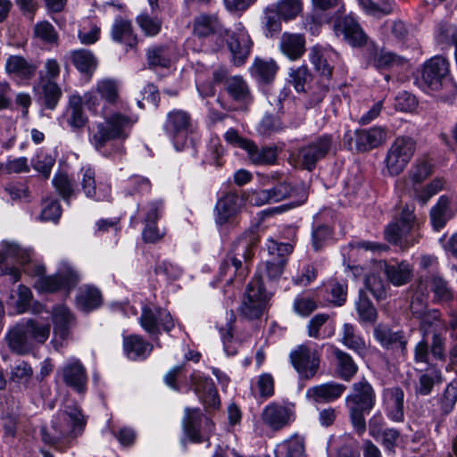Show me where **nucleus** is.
<instances>
[{"label": "nucleus", "instance_id": "63", "mask_svg": "<svg viewBox=\"0 0 457 457\" xmlns=\"http://www.w3.org/2000/svg\"><path fill=\"white\" fill-rule=\"evenodd\" d=\"M432 172L430 163L426 160H418L415 165L409 172V176L413 183H421Z\"/></svg>", "mask_w": 457, "mask_h": 457}, {"label": "nucleus", "instance_id": "49", "mask_svg": "<svg viewBox=\"0 0 457 457\" xmlns=\"http://www.w3.org/2000/svg\"><path fill=\"white\" fill-rule=\"evenodd\" d=\"M24 323L33 344H43L48 339L51 331L49 323L32 319L26 320Z\"/></svg>", "mask_w": 457, "mask_h": 457}, {"label": "nucleus", "instance_id": "40", "mask_svg": "<svg viewBox=\"0 0 457 457\" xmlns=\"http://www.w3.org/2000/svg\"><path fill=\"white\" fill-rule=\"evenodd\" d=\"M278 457H306L303 437L295 435L278 445Z\"/></svg>", "mask_w": 457, "mask_h": 457}, {"label": "nucleus", "instance_id": "13", "mask_svg": "<svg viewBox=\"0 0 457 457\" xmlns=\"http://www.w3.org/2000/svg\"><path fill=\"white\" fill-rule=\"evenodd\" d=\"M333 145L331 135H322L315 138L299 150V163L303 169L313 170L316 163L331 151Z\"/></svg>", "mask_w": 457, "mask_h": 457}, {"label": "nucleus", "instance_id": "1", "mask_svg": "<svg viewBox=\"0 0 457 457\" xmlns=\"http://www.w3.org/2000/svg\"><path fill=\"white\" fill-rule=\"evenodd\" d=\"M86 420L77 405H67L54 415L49 426L41 428L42 440L65 451L84 429Z\"/></svg>", "mask_w": 457, "mask_h": 457}, {"label": "nucleus", "instance_id": "26", "mask_svg": "<svg viewBox=\"0 0 457 457\" xmlns=\"http://www.w3.org/2000/svg\"><path fill=\"white\" fill-rule=\"evenodd\" d=\"M374 337L380 345L392 350H399L402 354L406 351L407 339L403 331H393L391 328L378 325L374 328Z\"/></svg>", "mask_w": 457, "mask_h": 457}, {"label": "nucleus", "instance_id": "52", "mask_svg": "<svg viewBox=\"0 0 457 457\" xmlns=\"http://www.w3.org/2000/svg\"><path fill=\"white\" fill-rule=\"evenodd\" d=\"M356 309L361 321L370 323L376 321L378 315L377 311L370 300L362 292L360 293L359 299L356 303Z\"/></svg>", "mask_w": 457, "mask_h": 457}, {"label": "nucleus", "instance_id": "41", "mask_svg": "<svg viewBox=\"0 0 457 457\" xmlns=\"http://www.w3.org/2000/svg\"><path fill=\"white\" fill-rule=\"evenodd\" d=\"M228 94L237 102L251 100V92L246 81L240 76L231 77L226 81Z\"/></svg>", "mask_w": 457, "mask_h": 457}, {"label": "nucleus", "instance_id": "60", "mask_svg": "<svg viewBox=\"0 0 457 457\" xmlns=\"http://www.w3.org/2000/svg\"><path fill=\"white\" fill-rule=\"evenodd\" d=\"M137 22L148 37L157 35L162 28V21L158 18L150 17L148 14L142 13L137 16Z\"/></svg>", "mask_w": 457, "mask_h": 457}, {"label": "nucleus", "instance_id": "36", "mask_svg": "<svg viewBox=\"0 0 457 457\" xmlns=\"http://www.w3.org/2000/svg\"><path fill=\"white\" fill-rule=\"evenodd\" d=\"M76 301L79 309L90 312L101 305L102 295L97 288L87 286L79 289Z\"/></svg>", "mask_w": 457, "mask_h": 457}, {"label": "nucleus", "instance_id": "45", "mask_svg": "<svg viewBox=\"0 0 457 457\" xmlns=\"http://www.w3.org/2000/svg\"><path fill=\"white\" fill-rule=\"evenodd\" d=\"M278 71V65L273 60L255 59L251 67L252 75L262 82L271 81Z\"/></svg>", "mask_w": 457, "mask_h": 457}, {"label": "nucleus", "instance_id": "10", "mask_svg": "<svg viewBox=\"0 0 457 457\" xmlns=\"http://www.w3.org/2000/svg\"><path fill=\"white\" fill-rule=\"evenodd\" d=\"M386 138V129L383 127L374 126L369 129H356L353 133L350 131L345 133L344 142L351 151L366 153L382 145Z\"/></svg>", "mask_w": 457, "mask_h": 457}, {"label": "nucleus", "instance_id": "30", "mask_svg": "<svg viewBox=\"0 0 457 457\" xmlns=\"http://www.w3.org/2000/svg\"><path fill=\"white\" fill-rule=\"evenodd\" d=\"M220 22L216 14L201 13L194 19L193 33L197 37H207L220 29Z\"/></svg>", "mask_w": 457, "mask_h": 457}, {"label": "nucleus", "instance_id": "11", "mask_svg": "<svg viewBox=\"0 0 457 457\" xmlns=\"http://www.w3.org/2000/svg\"><path fill=\"white\" fill-rule=\"evenodd\" d=\"M422 81L432 91L445 88L448 92H454L455 86L449 78V63L442 56L431 58L424 65Z\"/></svg>", "mask_w": 457, "mask_h": 457}, {"label": "nucleus", "instance_id": "44", "mask_svg": "<svg viewBox=\"0 0 457 457\" xmlns=\"http://www.w3.org/2000/svg\"><path fill=\"white\" fill-rule=\"evenodd\" d=\"M31 255L32 253L29 249L21 248L16 243L4 242L3 253L0 252V263L5 259L11 258L24 265L30 262Z\"/></svg>", "mask_w": 457, "mask_h": 457}, {"label": "nucleus", "instance_id": "12", "mask_svg": "<svg viewBox=\"0 0 457 457\" xmlns=\"http://www.w3.org/2000/svg\"><path fill=\"white\" fill-rule=\"evenodd\" d=\"M163 129L171 138L174 147L181 151L187 142V136L192 131L191 116L183 110H173L167 114Z\"/></svg>", "mask_w": 457, "mask_h": 457}, {"label": "nucleus", "instance_id": "14", "mask_svg": "<svg viewBox=\"0 0 457 457\" xmlns=\"http://www.w3.org/2000/svg\"><path fill=\"white\" fill-rule=\"evenodd\" d=\"M262 423L274 431L282 429L295 420V405L270 403L266 405L261 414Z\"/></svg>", "mask_w": 457, "mask_h": 457}, {"label": "nucleus", "instance_id": "2", "mask_svg": "<svg viewBox=\"0 0 457 457\" xmlns=\"http://www.w3.org/2000/svg\"><path fill=\"white\" fill-rule=\"evenodd\" d=\"M260 237L256 230H248L238 237L231 245L229 253L221 261L218 276L220 279L232 282L235 277L244 279L248 272V262L253 256V249Z\"/></svg>", "mask_w": 457, "mask_h": 457}, {"label": "nucleus", "instance_id": "54", "mask_svg": "<svg viewBox=\"0 0 457 457\" xmlns=\"http://www.w3.org/2000/svg\"><path fill=\"white\" fill-rule=\"evenodd\" d=\"M34 37L46 44H55L58 40V34L54 26L46 21L37 22L33 29Z\"/></svg>", "mask_w": 457, "mask_h": 457}, {"label": "nucleus", "instance_id": "39", "mask_svg": "<svg viewBox=\"0 0 457 457\" xmlns=\"http://www.w3.org/2000/svg\"><path fill=\"white\" fill-rule=\"evenodd\" d=\"M71 58L75 67L85 74L91 75L97 67V60L88 50L79 49L71 53Z\"/></svg>", "mask_w": 457, "mask_h": 457}, {"label": "nucleus", "instance_id": "15", "mask_svg": "<svg viewBox=\"0 0 457 457\" xmlns=\"http://www.w3.org/2000/svg\"><path fill=\"white\" fill-rule=\"evenodd\" d=\"M227 36L233 62L236 65H241L250 54L253 46L251 37L241 22L236 23L233 29L227 31Z\"/></svg>", "mask_w": 457, "mask_h": 457}, {"label": "nucleus", "instance_id": "6", "mask_svg": "<svg viewBox=\"0 0 457 457\" xmlns=\"http://www.w3.org/2000/svg\"><path fill=\"white\" fill-rule=\"evenodd\" d=\"M321 356V346L304 343L297 345L289 353L290 362L303 379H311L317 374Z\"/></svg>", "mask_w": 457, "mask_h": 457}, {"label": "nucleus", "instance_id": "34", "mask_svg": "<svg viewBox=\"0 0 457 457\" xmlns=\"http://www.w3.org/2000/svg\"><path fill=\"white\" fill-rule=\"evenodd\" d=\"M54 332L56 336L65 338L69 335L70 328L73 322V316L64 305H57L52 312Z\"/></svg>", "mask_w": 457, "mask_h": 457}, {"label": "nucleus", "instance_id": "61", "mask_svg": "<svg viewBox=\"0 0 457 457\" xmlns=\"http://www.w3.org/2000/svg\"><path fill=\"white\" fill-rule=\"evenodd\" d=\"M365 284L367 289L378 301L386 298V286L381 278L377 275H370L367 277Z\"/></svg>", "mask_w": 457, "mask_h": 457}, {"label": "nucleus", "instance_id": "50", "mask_svg": "<svg viewBox=\"0 0 457 457\" xmlns=\"http://www.w3.org/2000/svg\"><path fill=\"white\" fill-rule=\"evenodd\" d=\"M431 291L434 293V299L437 303H448L453 299V295L447 281L438 276L430 278Z\"/></svg>", "mask_w": 457, "mask_h": 457}, {"label": "nucleus", "instance_id": "21", "mask_svg": "<svg viewBox=\"0 0 457 457\" xmlns=\"http://www.w3.org/2000/svg\"><path fill=\"white\" fill-rule=\"evenodd\" d=\"M383 402L388 419L394 422L404 420V393L400 387L385 389Z\"/></svg>", "mask_w": 457, "mask_h": 457}, {"label": "nucleus", "instance_id": "28", "mask_svg": "<svg viewBox=\"0 0 457 457\" xmlns=\"http://www.w3.org/2000/svg\"><path fill=\"white\" fill-rule=\"evenodd\" d=\"M202 419L199 409L186 408L183 419L184 429L187 436L195 443L202 441L199 434ZM204 420L208 428H211L213 426L212 420L208 418L204 417Z\"/></svg>", "mask_w": 457, "mask_h": 457}, {"label": "nucleus", "instance_id": "58", "mask_svg": "<svg viewBox=\"0 0 457 457\" xmlns=\"http://www.w3.org/2000/svg\"><path fill=\"white\" fill-rule=\"evenodd\" d=\"M147 62L150 67H169L170 58L168 49L164 46L150 48L147 51Z\"/></svg>", "mask_w": 457, "mask_h": 457}, {"label": "nucleus", "instance_id": "56", "mask_svg": "<svg viewBox=\"0 0 457 457\" xmlns=\"http://www.w3.org/2000/svg\"><path fill=\"white\" fill-rule=\"evenodd\" d=\"M370 62L378 69L391 67L395 64H401L403 58L386 51L385 49L376 52L370 58Z\"/></svg>", "mask_w": 457, "mask_h": 457}, {"label": "nucleus", "instance_id": "31", "mask_svg": "<svg viewBox=\"0 0 457 457\" xmlns=\"http://www.w3.org/2000/svg\"><path fill=\"white\" fill-rule=\"evenodd\" d=\"M112 38L120 43H123L132 48L137 45V37L134 35L130 21L121 17L116 18L111 29Z\"/></svg>", "mask_w": 457, "mask_h": 457}, {"label": "nucleus", "instance_id": "22", "mask_svg": "<svg viewBox=\"0 0 457 457\" xmlns=\"http://www.w3.org/2000/svg\"><path fill=\"white\" fill-rule=\"evenodd\" d=\"M241 208V200L237 195L228 194L220 199L215 205V222L221 226L234 222Z\"/></svg>", "mask_w": 457, "mask_h": 457}, {"label": "nucleus", "instance_id": "47", "mask_svg": "<svg viewBox=\"0 0 457 457\" xmlns=\"http://www.w3.org/2000/svg\"><path fill=\"white\" fill-rule=\"evenodd\" d=\"M341 342L349 349L362 353L366 351L364 339L359 336L353 325L345 323L342 328Z\"/></svg>", "mask_w": 457, "mask_h": 457}, {"label": "nucleus", "instance_id": "38", "mask_svg": "<svg viewBox=\"0 0 457 457\" xmlns=\"http://www.w3.org/2000/svg\"><path fill=\"white\" fill-rule=\"evenodd\" d=\"M82 179H81V187L82 189L88 198H93L97 201L108 200L110 197V188L107 187L105 191L102 193H97L96 190V179H95V170L90 167H84L81 169Z\"/></svg>", "mask_w": 457, "mask_h": 457}, {"label": "nucleus", "instance_id": "53", "mask_svg": "<svg viewBox=\"0 0 457 457\" xmlns=\"http://www.w3.org/2000/svg\"><path fill=\"white\" fill-rule=\"evenodd\" d=\"M40 86L44 92L46 106L51 110L54 109L62 96L60 87L54 81L46 80L44 78L40 81Z\"/></svg>", "mask_w": 457, "mask_h": 457}, {"label": "nucleus", "instance_id": "16", "mask_svg": "<svg viewBox=\"0 0 457 457\" xmlns=\"http://www.w3.org/2000/svg\"><path fill=\"white\" fill-rule=\"evenodd\" d=\"M64 385L79 395L86 393L87 388V373L85 366L79 359L68 360L59 370Z\"/></svg>", "mask_w": 457, "mask_h": 457}, {"label": "nucleus", "instance_id": "37", "mask_svg": "<svg viewBox=\"0 0 457 457\" xmlns=\"http://www.w3.org/2000/svg\"><path fill=\"white\" fill-rule=\"evenodd\" d=\"M453 217V211L450 207V200L447 196L439 197L436 204L430 210V218L433 227L436 229L442 228Z\"/></svg>", "mask_w": 457, "mask_h": 457}, {"label": "nucleus", "instance_id": "18", "mask_svg": "<svg viewBox=\"0 0 457 457\" xmlns=\"http://www.w3.org/2000/svg\"><path fill=\"white\" fill-rule=\"evenodd\" d=\"M333 29L337 37H342L352 46H362L367 43L368 36L352 16L337 19Z\"/></svg>", "mask_w": 457, "mask_h": 457}, {"label": "nucleus", "instance_id": "20", "mask_svg": "<svg viewBox=\"0 0 457 457\" xmlns=\"http://www.w3.org/2000/svg\"><path fill=\"white\" fill-rule=\"evenodd\" d=\"M191 388L199 400L207 407L217 408L220 404L218 392L212 380L194 372L190 376Z\"/></svg>", "mask_w": 457, "mask_h": 457}, {"label": "nucleus", "instance_id": "35", "mask_svg": "<svg viewBox=\"0 0 457 457\" xmlns=\"http://www.w3.org/2000/svg\"><path fill=\"white\" fill-rule=\"evenodd\" d=\"M248 158L255 165H271L277 161L276 149L272 147L259 148L253 141L245 149Z\"/></svg>", "mask_w": 457, "mask_h": 457}, {"label": "nucleus", "instance_id": "7", "mask_svg": "<svg viewBox=\"0 0 457 457\" xmlns=\"http://www.w3.org/2000/svg\"><path fill=\"white\" fill-rule=\"evenodd\" d=\"M269 297L259 278L251 280L243 295L238 313L244 319L258 320L265 312Z\"/></svg>", "mask_w": 457, "mask_h": 457}, {"label": "nucleus", "instance_id": "3", "mask_svg": "<svg viewBox=\"0 0 457 457\" xmlns=\"http://www.w3.org/2000/svg\"><path fill=\"white\" fill-rule=\"evenodd\" d=\"M345 403L353 428L359 435H362L366 430L364 413H369L376 403L372 386L365 379L353 383L352 393L345 398Z\"/></svg>", "mask_w": 457, "mask_h": 457}, {"label": "nucleus", "instance_id": "24", "mask_svg": "<svg viewBox=\"0 0 457 457\" xmlns=\"http://www.w3.org/2000/svg\"><path fill=\"white\" fill-rule=\"evenodd\" d=\"M346 386L337 382H328L307 389L306 396L316 403H331L340 398Z\"/></svg>", "mask_w": 457, "mask_h": 457}, {"label": "nucleus", "instance_id": "33", "mask_svg": "<svg viewBox=\"0 0 457 457\" xmlns=\"http://www.w3.org/2000/svg\"><path fill=\"white\" fill-rule=\"evenodd\" d=\"M83 99L79 96H71L67 109V122L73 130L82 129L87 122L83 108Z\"/></svg>", "mask_w": 457, "mask_h": 457}, {"label": "nucleus", "instance_id": "42", "mask_svg": "<svg viewBox=\"0 0 457 457\" xmlns=\"http://www.w3.org/2000/svg\"><path fill=\"white\" fill-rule=\"evenodd\" d=\"M385 237L389 243L401 247H408L414 244L411 232H403V226L397 222L389 224L386 228Z\"/></svg>", "mask_w": 457, "mask_h": 457}, {"label": "nucleus", "instance_id": "5", "mask_svg": "<svg viewBox=\"0 0 457 457\" xmlns=\"http://www.w3.org/2000/svg\"><path fill=\"white\" fill-rule=\"evenodd\" d=\"M416 146V141L411 137H395L384 158V173L391 177L401 174L413 157Z\"/></svg>", "mask_w": 457, "mask_h": 457}, {"label": "nucleus", "instance_id": "55", "mask_svg": "<svg viewBox=\"0 0 457 457\" xmlns=\"http://www.w3.org/2000/svg\"><path fill=\"white\" fill-rule=\"evenodd\" d=\"M32 298L30 289L25 286H19L18 289L11 294V299L17 313L27 311Z\"/></svg>", "mask_w": 457, "mask_h": 457}, {"label": "nucleus", "instance_id": "48", "mask_svg": "<svg viewBox=\"0 0 457 457\" xmlns=\"http://www.w3.org/2000/svg\"><path fill=\"white\" fill-rule=\"evenodd\" d=\"M96 91L108 104H114L119 100L120 86L117 80L103 79L96 84Z\"/></svg>", "mask_w": 457, "mask_h": 457}, {"label": "nucleus", "instance_id": "27", "mask_svg": "<svg viewBox=\"0 0 457 457\" xmlns=\"http://www.w3.org/2000/svg\"><path fill=\"white\" fill-rule=\"evenodd\" d=\"M279 49L288 59L298 60L305 52V37L300 33L284 32L280 37Z\"/></svg>", "mask_w": 457, "mask_h": 457}, {"label": "nucleus", "instance_id": "25", "mask_svg": "<svg viewBox=\"0 0 457 457\" xmlns=\"http://www.w3.org/2000/svg\"><path fill=\"white\" fill-rule=\"evenodd\" d=\"M8 346L19 354L28 353L34 347L24 322L16 324L6 335Z\"/></svg>", "mask_w": 457, "mask_h": 457}, {"label": "nucleus", "instance_id": "64", "mask_svg": "<svg viewBox=\"0 0 457 457\" xmlns=\"http://www.w3.org/2000/svg\"><path fill=\"white\" fill-rule=\"evenodd\" d=\"M457 402V386L453 384H449L440 400V408L445 414L450 413Z\"/></svg>", "mask_w": 457, "mask_h": 457}, {"label": "nucleus", "instance_id": "8", "mask_svg": "<svg viewBox=\"0 0 457 457\" xmlns=\"http://www.w3.org/2000/svg\"><path fill=\"white\" fill-rule=\"evenodd\" d=\"M307 189L304 185L293 187L287 182H281L270 189L256 191L251 195V202L258 206L278 203L288 197H295L293 204L298 206L307 199Z\"/></svg>", "mask_w": 457, "mask_h": 457}, {"label": "nucleus", "instance_id": "51", "mask_svg": "<svg viewBox=\"0 0 457 457\" xmlns=\"http://www.w3.org/2000/svg\"><path fill=\"white\" fill-rule=\"evenodd\" d=\"M392 0H365L362 2L364 11L372 16L380 17L393 12Z\"/></svg>", "mask_w": 457, "mask_h": 457}, {"label": "nucleus", "instance_id": "46", "mask_svg": "<svg viewBox=\"0 0 457 457\" xmlns=\"http://www.w3.org/2000/svg\"><path fill=\"white\" fill-rule=\"evenodd\" d=\"M278 16L285 21H292L302 13L303 9V0H279L275 7Z\"/></svg>", "mask_w": 457, "mask_h": 457}, {"label": "nucleus", "instance_id": "9", "mask_svg": "<svg viewBox=\"0 0 457 457\" xmlns=\"http://www.w3.org/2000/svg\"><path fill=\"white\" fill-rule=\"evenodd\" d=\"M46 269L43 265H36L32 274L37 277L35 287L46 293H54L62 288L70 289L79 282L77 272L70 266H63L51 276H45Z\"/></svg>", "mask_w": 457, "mask_h": 457}, {"label": "nucleus", "instance_id": "4", "mask_svg": "<svg viewBox=\"0 0 457 457\" xmlns=\"http://www.w3.org/2000/svg\"><path fill=\"white\" fill-rule=\"evenodd\" d=\"M134 123L135 120L131 117L114 112L106 117L103 122L96 124L90 142L96 150H101L109 141L125 140Z\"/></svg>", "mask_w": 457, "mask_h": 457}, {"label": "nucleus", "instance_id": "62", "mask_svg": "<svg viewBox=\"0 0 457 457\" xmlns=\"http://www.w3.org/2000/svg\"><path fill=\"white\" fill-rule=\"evenodd\" d=\"M281 17L278 16L276 9L268 8L265 11L263 26L267 37H272L274 33H278L281 29Z\"/></svg>", "mask_w": 457, "mask_h": 457}, {"label": "nucleus", "instance_id": "23", "mask_svg": "<svg viewBox=\"0 0 457 457\" xmlns=\"http://www.w3.org/2000/svg\"><path fill=\"white\" fill-rule=\"evenodd\" d=\"M37 70V64L28 61L21 55H10L6 59L5 71L14 79L17 80H29L31 79Z\"/></svg>", "mask_w": 457, "mask_h": 457}, {"label": "nucleus", "instance_id": "19", "mask_svg": "<svg viewBox=\"0 0 457 457\" xmlns=\"http://www.w3.org/2000/svg\"><path fill=\"white\" fill-rule=\"evenodd\" d=\"M139 320L142 328L150 334H158L159 325L166 332L174 328L170 312L161 308L143 307Z\"/></svg>", "mask_w": 457, "mask_h": 457}, {"label": "nucleus", "instance_id": "59", "mask_svg": "<svg viewBox=\"0 0 457 457\" xmlns=\"http://www.w3.org/2000/svg\"><path fill=\"white\" fill-rule=\"evenodd\" d=\"M54 163V158L50 154L44 151L38 152L32 160V166L34 170L41 173L46 179L50 176Z\"/></svg>", "mask_w": 457, "mask_h": 457}, {"label": "nucleus", "instance_id": "57", "mask_svg": "<svg viewBox=\"0 0 457 457\" xmlns=\"http://www.w3.org/2000/svg\"><path fill=\"white\" fill-rule=\"evenodd\" d=\"M53 185L58 194L67 202L74 193V187L68 175L63 172L56 173L53 178Z\"/></svg>", "mask_w": 457, "mask_h": 457}, {"label": "nucleus", "instance_id": "43", "mask_svg": "<svg viewBox=\"0 0 457 457\" xmlns=\"http://www.w3.org/2000/svg\"><path fill=\"white\" fill-rule=\"evenodd\" d=\"M334 355L337 360L338 375L346 381L350 380L358 370V367L353 358L347 353L339 349L334 350Z\"/></svg>", "mask_w": 457, "mask_h": 457}, {"label": "nucleus", "instance_id": "32", "mask_svg": "<svg viewBox=\"0 0 457 457\" xmlns=\"http://www.w3.org/2000/svg\"><path fill=\"white\" fill-rule=\"evenodd\" d=\"M123 347L126 355L131 360L144 359L153 350V346L141 337L132 335L123 340Z\"/></svg>", "mask_w": 457, "mask_h": 457}, {"label": "nucleus", "instance_id": "17", "mask_svg": "<svg viewBox=\"0 0 457 457\" xmlns=\"http://www.w3.org/2000/svg\"><path fill=\"white\" fill-rule=\"evenodd\" d=\"M380 269L386 281L394 287H403L413 278V266L406 260H389L380 262Z\"/></svg>", "mask_w": 457, "mask_h": 457}, {"label": "nucleus", "instance_id": "29", "mask_svg": "<svg viewBox=\"0 0 457 457\" xmlns=\"http://www.w3.org/2000/svg\"><path fill=\"white\" fill-rule=\"evenodd\" d=\"M335 53L329 49L322 48L319 46L311 47L309 53L310 62L314 69L323 77L329 78L332 75L333 67L329 61Z\"/></svg>", "mask_w": 457, "mask_h": 457}]
</instances>
